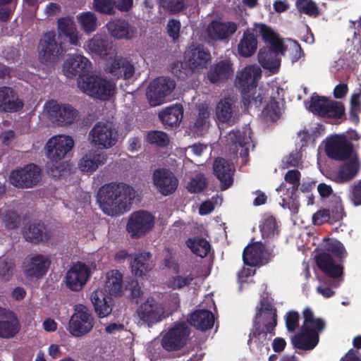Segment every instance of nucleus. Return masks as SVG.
<instances>
[{
    "label": "nucleus",
    "mask_w": 361,
    "mask_h": 361,
    "mask_svg": "<svg viewBox=\"0 0 361 361\" xmlns=\"http://www.w3.org/2000/svg\"><path fill=\"white\" fill-rule=\"evenodd\" d=\"M183 117V108L180 104L168 106L159 114V118L166 128H172L178 126Z\"/></svg>",
    "instance_id": "obj_37"
},
{
    "label": "nucleus",
    "mask_w": 361,
    "mask_h": 361,
    "mask_svg": "<svg viewBox=\"0 0 361 361\" xmlns=\"http://www.w3.org/2000/svg\"><path fill=\"white\" fill-rule=\"evenodd\" d=\"M185 243L193 254L202 258L206 257L210 251V244L204 238H189Z\"/></svg>",
    "instance_id": "obj_46"
},
{
    "label": "nucleus",
    "mask_w": 361,
    "mask_h": 361,
    "mask_svg": "<svg viewBox=\"0 0 361 361\" xmlns=\"http://www.w3.org/2000/svg\"><path fill=\"white\" fill-rule=\"evenodd\" d=\"M211 59L209 50L202 46H197L185 53L184 63H174L171 71L178 78L185 79L189 72L207 68Z\"/></svg>",
    "instance_id": "obj_4"
},
{
    "label": "nucleus",
    "mask_w": 361,
    "mask_h": 361,
    "mask_svg": "<svg viewBox=\"0 0 361 361\" xmlns=\"http://www.w3.org/2000/svg\"><path fill=\"white\" fill-rule=\"evenodd\" d=\"M255 29L247 28L243 31V36L238 44L237 51L240 56L248 58L255 54L257 49L258 41Z\"/></svg>",
    "instance_id": "obj_33"
},
{
    "label": "nucleus",
    "mask_w": 361,
    "mask_h": 361,
    "mask_svg": "<svg viewBox=\"0 0 361 361\" xmlns=\"http://www.w3.org/2000/svg\"><path fill=\"white\" fill-rule=\"evenodd\" d=\"M264 247L260 243H255L246 246L243 252V260L245 264L255 267L258 265L262 258Z\"/></svg>",
    "instance_id": "obj_41"
},
{
    "label": "nucleus",
    "mask_w": 361,
    "mask_h": 361,
    "mask_svg": "<svg viewBox=\"0 0 361 361\" xmlns=\"http://www.w3.org/2000/svg\"><path fill=\"white\" fill-rule=\"evenodd\" d=\"M78 86L87 95L104 101L109 99L115 91V85L109 80L93 75L78 80Z\"/></svg>",
    "instance_id": "obj_7"
},
{
    "label": "nucleus",
    "mask_w": 361,
    "mask_h": 361,
    "mask_svg": "<svg viewBox=\"0 0 361 361\" xmlns=\"http://www.w3.org/2000/svg\"><path fill=\"white\" fill-rule=\"evenodd\" d=\"M154 220V216L147 211L134 212L128 221L126 231L132 238H140L153 228Z\"/></svg>",
    "instance_id": "obj_13"
},
{
    "label": "nucleus",
    "mask_w": 361,
    "mask_h": 361,
    "mask_svg": "<svg viewBox=\"0 0 361 361\" xmlns=\"http://www.w3.org/2000/svg\"><path fill=\"white\" fill-rule=\"evenodd\" d=\"M341 166L337 177L341 183H345L354 178L360 169V163L357 153H355Z\"/></svg>",
    "instance_id": "obj_38"
},
{
    "label": "nucleus",
    "mask_w": 361,
    "mask_h": 361,
    "mask_svg": "<svg viewBox=\"0 0 361 361\" xmlns=\"http://www.w3.org/2000/svg\"><path fill=\"white\" fill-rule=\"evenodd\" d=\"M324 149L329 158L338 161L348 160L357 153L354 145L348 140L345 133L334 134L328 137Z\"/></svg>",
    "instance_id": "obj_8"
},
{
    "label": "nucleus",
    "mask_w": 361,
    "mask_h": 361,
    "mask_svg": "<svg viewBox=\"0 0 361 361\" xmlns=\"http://www.w3.org/2000/svg\"><path fill=\"white\" fill-rule=\"evenodd\" d=\"M152 180L158 192L164 196L173 194L178 185V180L173 173L164 168L155 169Z\"/></svg>",
    "instance_id": "obj_20"
},
{
    "label": "nucleus",
    "mask_w": 361,
    "mask_h": 361,
    "mask_svg": "<svg viewBox=\"0 0 361 361\" xmlns=\"http://www.w3.org/2000/svg\"><path fill=\"white\" fill-rule=\"evenodd\" d=\"M300 177L301 173L297 169L288 170L284 176L285 180L292 186L288 189L290 195L288 197L282 199V207L289 209L293 213H297L300 207L296 192L300 186Z\"/></svg>",
    "instance_id": "obj_22"
},
{
    "label": "nucleus",
    "mask_w": 361,
    "mask_h": 361,
    "mask_svg": "<svg viewBox=\"0 0 361 361\" xmlns=\"http://www.w3.org/2000/svg\"><path fill=\"white\" fill-rule=\"evenodd\" d=\"M94 326V319L84 305H75L74 313L71 317L66 330L74 337H82L89 334Z\"/></svg>",
    "instance_id": "obj_6"
},
{
    "label": "nucleus",
    "mask_w": 361,
    "mask_h": 361,
    "mask_svg": "<svg viewBox=\"0 0 361 361\" xmlns=\"http://www.w3.org/2000/svg\"><path fill=\"white\" fill-rule=\"evenodd\" d=\"M39 55L43 62H54L63 53L61 44L56 40V32L43 34L38 45Z\"/></svg>",
    "instance_id": "obj_17"
},
{
    "label": "nucleus",
    "mask_w": 361,
    "mask_h": 361,
    "mask_svg": "<svg viewBox=\"0 0 361 361\" xmlns=\"http://www.w3.org/2000/svg\"><path fill=\"white\" fill-rule=\"evenodd\" d=\"M256 32L262 37L263 41L269 44L276 51H286L283 42L280 39L278 33L264 23H255V28Z\"/></svg>",
    "instance_id": "obj_36"
},
{
    "label": "nucleus",
    "mask_w": 361,
    "mask_h": 361,
    "mask_svg": "<svg viewBox=\"0 0 361 361\" xmlns=\"http://www.w3.org/2000/svg\"><path fill=\"white\" fill-rule=\"evenodd\" d=\"M319 341L317 332L307 328L301 329V332L293 336L291 341L293 346L299 350H310L314 348Z\"/></svg>",
    "instance_id": "obj_31"
},
{
    "label": "nucleus",
    "mask_w": 361,
    "mask_h": 361,
    "mask_svg": "<svg viewBox=\"0 0 361 361\" xmlns=\"http://www.w3.org/2000/svg\"><path fill=\"white\" fill-rule=\"evenodd\" d=\"M105 71L117 80H128L133 76L135 68L128 57L115 55L106 62Z\"/></svg>",
    "instance_id": "obj_18"
},
{
    "label": "nucleus",
    "mask_w": 361,
    "mask_h": 361,
    "mask_svg": "<svg viewBox=\"0 0 361 361\" xmlns=\"http://www.w3.org/2000/svg\"><path fill=\"white\" fill-rule=\"evenodd\" d=\"M303 325L302 329L307 328L312 331L319 334L325 329L326 322L322 318H316L312 310L310 307H307L302 312Z\"/></svg>",
    "instance_id": "obj_44"
},
{
    "label": "nucleus",
    "mask_w": 361,
    "mask_h": 361,
    "mask_svg": "<svg viewBox=\"0 0 361 361\" xmlns=\"http://www.w3.org/2000/svg\"><path fill=\"white\" fill-rule=\"evenodd\" d=\"M276 228L277 224L275 218L269 216L264 221L261 226V231L263 235L269 236L274 234Z\"/></svg>",
    "instance_id": "obj_64"
},
{
    "label": "nucleus",
    "mask_w": 361,
    "mask_h": 361,
    "mask_svg": "<svg viewBox=\"0 0 361 361\" xmlns=\"http://www.w3.org/2000/svg\"><path fill=\"white\" fill-rule=\"evenodd\" d=\"M74 141L70 136L57 135L50 138L47 144V157L51 161L47 164V173L54 178L61 176L63 169L58 162L63 159L73 147Z\"/></svg>",
    "instance_id": "obj_3"
},
{
    "label": "nucleus",
    "mask_w": 361,
    "mask_h": 361,
    "mask_svg": "<svg viewBox=\"0 0 361 361\" xmlns=\"http://www.w3.org/2000/svg\"><path fill=\"white\" fill-rule=\"evenodd\" d=\"M210 113L207 106L202 105L198 108V114L195 118L192 130L197 134H202L206 131L209 124Z\"/></svg>",
    "instance_id": "obj_48"
},
{
    "label": "nucleus",
    "mask_w": 361,
    "mask_h": 361,
    "mask_svg": "<svg viewBox=\"0 0 361 361\" xmlns=\"http://www.w3.org/2000/svg\"><path fill=\"white\" fill-rule=\"evenodd\" d=\"M180 22L177 19H170L167 23V33L169 36L173 39V40H176L178 39L180 36Z\"/></svg>",
    "instance_id": "obj_63"
},
{
    "label": "nucleus",
    "mask_w": 361,
    "mask_h": 361,
    "mask_svg": "<svg viewBox=\"0 0 361 361\" xmlns=\"http://www.w3.org/2000/svg\"><path fill=\"white\" fill-rule=\"evenodd\" d=\"M50 116L59 126L73 123L78 116V111L70 104H54L49 111Z\"/></svg>",
    "instance_id": "obj_29"
},
{
    "label": "nucleus",
    "mask_w": 361,
    "mask_h": 361,
    "mask_svg": "<svg viewBox=\"0 0 361 361\" xmlns=\"http://www.w3.org/2000/svg\"><path fill=\"white\" fill-rule=\"evenodd\" d=\"M322 118L336 120L346 119L344 104L336 100L329 99Z\"/></svg>",
    "instance_id": "obj_50"
},
{
    "label": "nucleus",
    "mask_w": 361,
    "mask_h": 361,
    "mask_svg": "<svg viewBox=\"0 0 361 361\" xmlns=\"http://www.w3.org/2000/svg\"><path fill=\"white\" fill-rule=\"evenodd\" d=\"M277 325V311L270 302L264 299L260 300V307L257 308L253 319L252 329L249 334L247 344L252 348L254 343L259 348L270 337L275 335Z\"/></svg>",
    "instance_id": "obj_2"
},
{
    "label": "nucleus",
    "mask_w": 361,
    "mask_h": 361,
    "mask_svg": "<svg viewBox=\"0 0 361 361\" xmlns=\"http://www.w3.org/2000/svg\"><path fill=\"white\" fill-rule=\"evenodd\" d=\"M176 87L173 80L168 77H158L149 85L146 96L151 106H156L166 102Z\"/></svg>",
    "instance_id": "obj_10"
},
{
    "label": "nucleus",
    "mask_w": 361,
    "mask_h": 361,
    "mask_svg": "<svg viewBox=\"0 0 361 361\" xmlns=\"http://www.w3.org/2000/svg\"><path fill=\"white\" fill-rule=\"evenodd\" d=\"M295 6L300 13L314 17L319 14V8L312 0H297Z\"/></svg>",
    "instance_id": "obj_57"
},
{
    "label": "nucleus",
    "mask_w": 361,
    "mask_h": 361,
    "mask_svg": "<svg viewBox=\"0 0 361 361\" xmlns=\"http://www.w3.org/2000/svg\"><path fill=\"white\" fill-rule=\"evenodd\" d=\"M82 30L87 34L92 33L97 28V17L91 11L83 12L77 16Z\"/></svg>",
    "instance_id": "obj_51"
},
{
    "label": "nucleus",
    "mask_w": 361,
    "mask_h": 361,
    "mask_svg": "<svg viewBox=\"0 0 361 361\" xmlns=\"http://www.w3.org/2000/svg\"><path fill=\"white\" fill-rule=\"evenodd\" d=\"M175 273H179V267L178 264L173 268ZM195 279V276L192 274H189L186 276H183L177 274L176 276H171L168 281L167 286L169 288L173 290L181 289L185 286H188L191 282Z\"/></svg>",
    "instance_id": "obj_53"
},
{
    "label": "nucleus",
    "mask_w": 361,
    "mask_h": 361,
    "mask_svg": "<svg viewBox=\"0 0 361 361\" xmlns=\"http://www.w3.org/2000/svg\"><path fill=\"white\" fill-rule=\"evenodd\" d=\"M93 8L101 14L113 16L116 13V0H93Z\"/></svg>",
    "instance_id": "obj_56"
},
{
    "label": "nucleus",
    "mask_w": 361,
    "mask_h": 361,
    "mask_svg": "<svg viewBox=\"0 0 361 361\" xmlns=\"http://www.w3.org/2000/svg\"><path fill=\"white\" fill-rule=\"evenodd\" d=\"M94 311L100 318L108 316L112 311V298L103 290L97 289L91 295Z\"/></svg>",
    "instance_id": "obj_35"
},
{
    "label": "nucleus",
    "mask_w": 361,
    "mask_h": 361,
    "mask_svg": "<svg viewBox=\"0 0 361 361\" xmlns=\"http://www.w3.org/2000/svg\"><path fill=\"white\" fill-rule=\"evenodd\" d=\"M227 141L231 144V153L242 159V164H246L248 161L249 149L251 144L250 133L247 130H233L227 135Z\"/></svg>",
    "instance_id": "obj_14"
},
{
    "label": "nucleus",
    "mask_w": 361,
    "mask_h": 361,
    "mask_svg": "<svg viewBox=\"0 0 361 361\" xmlns=\"http://www.w3.org/2000/svg\"><path fill=\"white\" fill-rule=\"evenodd\" d=\"M137 314L143 324L151 327L163 319L164 308L154 298L149 297L138 307Z\"/></svg>",
    "instance_id": "obj_15"
},
{
    "label": "nucleus",
    "mask_w": 361,
    "mask_h": 361,
    "mask_svg": "<svg viewBox=\"0 0 361 361\" xmlns=\"http://www.w3.org/2000/svg\"><path fill=\"white\" fill-rule=\"evenodd\" d=\"M329 101V99L326 97L319 96L317 93H313L310 97L307 109L314 114L322 117Z\"/></svg>",
    "instance_id": "obj_52"
},
{
    "label": "nucleus",
    "mask_w": 361,
    "mask_h": 361,
    "mask_svg": "<svg viewBox=\"0 0 361 361\" xmlns=\"http://www.w3.org/2000/svg\"><path fill=\"white\" fill-rule=\"evenodd\" d=\"M123 276L117 270H112L106 275V287L111 294L117 295L121 291Z\"/></svg>",
    "instance_id": "obj_55"
},
{
    "label": "nucleus",
    "mask_w": 361,
    "mask_h": 361,
    "mask_svg": "<svg viewBox=\"0 0 361 361\" xmlns=\"http://www.w3.org/2000/svg\"><path fill=\"white\" fill-rule=\"evenodd\" d=\"M24 237L28 242L38 243L48 240L50 233L47 231L43 222L36 221L30 224L24 231Z\"/></svg>",
    "instance_id": "obj_40"
},
{
    "label": "nucleus",
    "mask_w": 361,
    "mask_h": 361,
    "mask_svg": "<svg viewBox=\"0 0 361 361\" xmlns=\"http://www.w3.org/2000/svg\"><path fill=\"white\" fill-rule=\"evenodd\" d=\"M23 106V101L19 98L15 90L7 86L0 87V112H18Z\"/></svg>",
    "instance_id": "obj_26"
},
{
    "label": "nucleus",
    "mask_w": 361,
    "mask_h": 361,
    "mask_svg": "<svg viewBox=\"0 0 361 361\" xmlns=\"http://www.w3.org/2000/svg\"><path fill=\"white\" fill-rule=\"evenodd\" d=\"M91 66L92 63L87 58L80 54H75L64 61L63 71L67 77L78 76L80 80H82L83 78L89 75L87 73Z\"/></svg>",
    "instance_id": "obj_21"
},
{
    "label": "nucleus",
    "mask_w": 361,
    "mask_h": 361,
    "mask_svg": "<svg viewBox=\"0 0 361 361\" xmlns=\"http://www.w3.org/2000/svg\"><path fill=\"white\" fill-rule=\"evenodd\" d=\"M213 172L221 183V189H228L233 182V164L224 158H216L213 164Z\"/></svg>",
    "instance_id": "obj_27"
},
{
    "label": "nucleus",
    "mask_w": 361,
    "mask_h": 361,
    "mask_svg": "<svg viewBox=\"0 0 361 361\" xmlns=\"http://www.w3.org/2000/svg\"><path fill=\"white\" fill-rule=\"evenodd\" d=\"M20 330V324L16 314L8 309L0 307V338H13Z\"/></svg>",
    "instance_id": "obj_25"
},
{
    "label": "nucleus",
    "mask_w": 361,
    "mask_h": 361,
    "mask_svg": "<svg viewBox=\"0 0 361 361\" xmlns=\"http://www.w3.org/2000/svg\"><path fill=\"white\" fill-rule=\"evenodd\" d=\"M233 104L230 98L221 99L216 108V116L219 121L222 123L228 122L233 117Z\"/></svg>",
    "instance_id": "obj_49"
},
{
    "label": "nucleus",
    "mask_w": 361,
    "mask_h": 361,
    "mask_svg": "<svg viewBox=\"0 0 361 361\" xmlns=\"http://www.w3.org/2000/svg\"><path fill=\"white\" fill-rule=\"evenodd\" d=\"M147 142L158 147H164L169 143L167 133L160 130H152L147 135Z\"/></svg>",
    "instance_id": "obj_59"
},
{
    "label": "nucleus",
    "mask_w": 361,
    "mask_h": 361,
    "mask_svg": "<svg viewBox=\"0 0 361 361\" xmlns=\"http://www.w3.org/2000/svg\"><path fill=\"white\" fill-rule=\"evenodd\" d=\"M300 314L295 310H290L284 316L286 327L289 332L295 331L299 327Z\"/></svg>",
    "instance_id": "obj_62"
},
{
    "label": "nucleus",
    "mask_w": 361,
    "mask_h": 361,
    "mask_svg": "<svg viewBox=\"0 0 361 361\" xmlns=\"http://www.w3.org/2000/svg\"><path fill=\"white\" fill-rule=\"evenodd\" d=\"M57 23L59 34L68 38L71 44L77 45L78 37L73 20L70 17H62L58 19Z\"/></svg>",
    "instance_id": "obj_42"
},
{
    "label": "nucleus",
    "mask_w": 361,
    "mask_h": 361,
    "mask_svg": "<svg viewBox=\"0 0 361 361\" xmlns=\"http://www.w3.org/2000/svg\"><path fill=\"white\" fill-rule=\"evenodd\" d=\"M87 47L91 52L104 57L109 54L112 47L106 37L97 35L89 40Z\"/></svg>",
    "instance_id": "obj_45"
},
{
    "label": "nucleus",
    "mask_w": 361,
    "mask_h": 361,
    "mask_svg": "<svg viewBox=\"0 0 361 361\" xmlns=\"http://www.w3.org/2000/svg\"><path fill=\"white\" fill-rule=\"evenodd\" d=\"M135 194L132 186L124 183L112 182L99 189L97 201L105 214L114 216L130 209Z\"/></svg>",
    "instance_id": "obj_1"
},
{
    "label": "nucleus",
    "mask_w": 361,
    "mask_h": 361,
    "mask_svg": "<svg viewBox=\"0 0 361 361\" xmlns=\"http://www.w3.org/2000/svg\"><path fill=\"white\" fill-rule=\"evenodd\" d=\"M51 264L49 257L42 254H36L30 257L25 273L30 278L39 279L44 276Z\"/></svg>",
    "instance_id": "obj_30"
},
{
    "label": "nucleus",
    "mask_w": 361,
    "mask_h": 361,
    "mask_svg": "<svg viewBox=\"0 0 361 361\" xmlns=\"http://www.w3.org/2000/svg\"><path fill=\"white\" fill-rule=\"evenodd\" d=\"M41 178V169L35 164H29L23 168L13 170L11 173L10 183L20 188H30L36 185Z\"/></svg>",
    "instance_id": "obj_11"
},
{
    "label": "nucleus",
    "mask_w": 361,
    "mask_h": 361,
    "mask_svg": "<svg viewBox=\"0 0 361 361\" xmlns=\"http://www.w3.org/2000/svg\"><path fill=\"white\" fill-rule=\"evenodd\" d=\"M285 51H276L271 46L264 47L258 52V61L261 66L269 70L278 69L280 66V60L277 58L279 54H284Z\"/></svg>",
    "instance_id": "obj_39"
},
{
    "label": "nucleus",
    "mask_w": 361,
    "mask_h": 361,
    "mask_svg": "<svg viewBox=\"0 0 361 361\" xmlns=\"http://www.w3.org/2000/svg\"><path fill=\"white\" fill-rule=\"evenodd\" d=\"M319 269L327 277L338 279L343 274V262H338L327 252H322L314 257Z\"/></svg>",
    "instance_id": "obj_23"
},
{
    "label": "nucleus",
    "mask_w": 361,
    "mask_h": 361,
    "mask_svg": "<svg viewBox=\"0 0 361 361\" xmlns=\"http://www.w3.org/2000/svg\"><path fill=\"white\" fill-rule=\"evenodd\" d=\"M91 144L97 149H107L118 142V131L111 122H97L89 133Z\"/></svg>",
    "instance_id": "obj_5"
},
{
    "label": "nucleus",
    "mask_w": 361,
    "mask_h": 361,
    "mask_svg": "<svg viewBox=\"0 0 361 361\" xmlns=\"http://www.w3.org/2000/svg\"><path fill=\"white\" fill-rule=\"evenodd\" d=\"M151 257L148 252L137 255L130 263L133 274L138 276L145 275L152 269Z\"/></svg>",
    "instance_id": "obj_43"
},
{
    "label": "nucleus",
    "mask_w": 361,
    "mask_h": 361,
    "mask_svg": "<svg viewBox=\"0 0 361 361\" xmlns=\"http://www.w3.org/2000/svg\"><path fill=\"white\" fill-rule=\"evenodd\" d=\"M237 29L238 26L234 22L213 20L208 25L207 32L208 37L212 40H224L231 37Z\"/></svg>",
    "instance_id": "obj_28"
},
{
    "label": "nucleus",
    "mask_w": 361,
    "mask_h": 361,
    "mask_svg": "<svg viewBox=\"0 0 361 361\" xmlns=\"http://www.w3.org/2000/svg\"><path fill=\"white\" fill-rule=\"evenodd\" d=\"M190 334V329L187 322H176L163 336L161 345L166 351L178 350L187 344Z\"/></svg>",
    "instance_id": "obj_9"
},
{
    "label": "nucleus",
    "mask_w": 361,
    "mask_h": 361,
    "mask_svg": "<svg viewBox=\"0 0 361 361\" xmlns=\"http://www.w3.org/2000/svg\"><path fill=\"white\" fill-rule=\"evenodd\" d=\"M160 4L170 14H176L185 8L183 0H161Z\"/></svg>",
    "instance_id": "obj_61"
},
{
    "label": "nucleus",
    "mask_w": 361,
    "mask_h": 361,
    "mask_svg": "<svg viewBox=\"0 0 361 361\" xmlns=\"http://www.w3.org/2000/svg\"><path fill=\"white\" fill-rule=\"evenodd\" d=\"M0 219L7 229L18 228L21 220L18 212L12 209L1 210Z\"/></svg>",
    "instance_id": "obj_54"
},
{
    "label": "nucleus",
    "mask_w": 361,
    "mask_h": 361,
    "mask_svg": "<svg viewBox=\"0 0 361 361\" xmlns=\"http://www.w3.org/2000/svg\"><path fill=\"white\" fill-rule=\"evenodd\" d=\"M234 73L233 65L228 59L220 60L212 64L207 72L206 77L212 84L226 82Z\"/></svg>",
    "instance_id": "obj_24"
},
{
    "label": "nucleus",
    "mask_w": 361,
    "mask_h": 361,
    "mask_svg": "<svg viewBox=\"0 0 361 361\" xmlns=\"http://www.w3.org/2000/svg\"><path fill=\"white\" fill-rule=\"evenodd\" d=\"M186 322L200 331H206L213 327L214 316L209 310H197L190 314Z\"/></svg>",
    "instance_id": "obj_32"
},
{
    "label": "nucleus",
    "mask_w": 361,
    "mask_h": 361,
    "mask_svg": "<svg viewBox=\"0 0 361 361\" xmlns=\"http://www.w3.org/2000/svg\"><path fill=\"white\" fill-rule=\"evenodd\" d=\"M279 102L271 97L269 102L264 106L262 114L269 118L271 121H277L281 114Z\"/></svg>",
    "instance_id": "obj_58"
},
{
    "label": "nucleus",
    "mask_w": 361,
    "mask_h": 361,
    "mask_svg": "<svg viewBox=\"0 0 361 361\" xmlns=\"http://www.w3.org/2000/svg\"><path fill=\"white\" fill-rule=\"evenodd\" d=\"M106 27L110 36L118 40L130 41L137 36V27L123 18L111 19Z\"/></svg>",
    "instance_id": "obj_19"
},
{
    "label": "nucleus",
    "mask_w": 361,
    "mask_h": 361,
    "mask_svg": "<svg viewBox=\"0 0 361 361\" xmlns=\"http://www.w3.org/2000/svg\"><path fill=\"white\" fill-rule=\"evenodd\" d=\"M324 251L329 253L338 262H343L347 257L346 250L341 242L336 239L329 238L324 245Z\"/></svg>",
    "instance_id": "obj_47"
},
{
    "label": "nucleus",
    "mask_w": 361,
    "mask_h": 361,
    "mask_svg": "<svg viewBox=\"0 0 361 361\" xmlns=\"http://www.w3.org/2000/svg\"><path fill=\"white\" fill-rule=\"evenodd\" d=\"M208 183L207 178L203 174H197L188 183L187 188L191 193H199L203 191L207 187Z\"/></svg>",
    "instance_id": "obj_60"
},
{
    "label": "nucleus",
    "mask_w": 361,
    "mask_h": 361,
    "mask_svg": "<svg viewBox=\"0 0 361 361\" xmlns=\"http://www.w3.org/2000/svg\"><path fill=\"white\" fill-rule=\"evenodd\" d=\"M91 271L83 262H78L68 270L65 276L66 286L73 291L81 290L87 283Z\"/></svg>",
    "instance_id": "obj_16"
},
{
    "label": "nucleus",
    "mask_w": 361,
    "mask_h": 361,
    "mask_svg": "<svg viewBox=\"0 0 361 361\" xmlns=\"http://www.w3.org/2000/svg\"><path fill=\"white\" fill-rule=\"evenodd\" d=\"M106 160L107 154L105 152L91 149L81 158L79 167L82 171L92 173L96 171L99 166L104 164Z\"/></svg>",
    "instance_id": "obj_34"
},
{
    "label": "nucleus",
    "mask_w": 361,
    "mask_h": 361,
    "mask_svg": "<svg viewBox=\"0 0 361 361\" xmlns=\"http://www.w3.org/2000/svg\"><path fill=\"white\" fill-rule=\"evenodd\" d=\"M260 77L261 70L255 66H245L237 74L235 85L240 90L245 104L251 102L250 92L257 87Z\"/></svg>",
    "instance_id": "obj_12"
}]
</instances>
